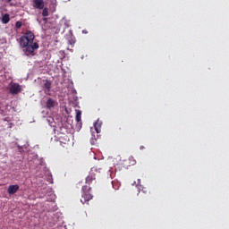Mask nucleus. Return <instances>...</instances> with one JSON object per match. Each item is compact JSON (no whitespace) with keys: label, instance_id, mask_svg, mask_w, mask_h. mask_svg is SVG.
<instances>
[{"label":"nucleus","instance_id":"nucleus-10","mask_svg":"<svg viewBox=\"0 0 229 229\" xmlns=\"http://www.w3.org/2000/svg\"><path fill=\"white\" fill-rule=\"evenodd\" d=\"M4 24H8L10 22V14H4L2 18Z\"/></svg>","mask_w":229,"mask_h":229},{"label":"nucleus","instance_id":"nucleus-11","mask_svg":"<svg viewBox=\"0 0 229 229\" xmlns=\"http://www.w3.org/2000/svg\"><path fill=\"white\" fill-rule=\"evenodd\" d=\"M44 88L47 89V92L51 91V81H46Z\"/></svg>","mask_w":229,"mask_h":229},{"label":"nucleus","instance_id":"nucleus-9","mask_svg":"<svg viewBox=\"0 0 229 229\" xmlns=\"http://www.w3.org/2000/svg\"><path fill=\"white\" fill-rule=\"evenodd\" d=\"M95 130L97 131V133H101V123H99V121H98L95 124H94Z\"/></svg>","mask_w":229,"mask_h":229},{"label":"nucleus","instance_id":"nucleus-2","mask_svg":"<svg viewBox=\"0 0 229 229\" xmlns=\"http://www.w3.org/2000/svg\"><path fill=\"white\" fill-rule=\"evenodd\" d=\"M90 191H91L90 186H89V185L82 186L81 202L83 205H84V203H89V201H90V199H92L93 196H92Z\"/></svg>","mask_w":229,"mask_h":229},{"label":"nucleus","instance_id":"nucleus-1","mask_svg":"<svg viewBox=\"0 0 229 229\" xmlns=\"http://www.w3.org/2000/svg\"><path fill=\"white\" fill-rule=\"evenodd\" d=\"M35 40V34L30 30H27L23 36L20 38V46L22 47L25 55L32 56L35 55V49H38L39 46L38 43L34 42Z\"/></svg>","mask_w":229,"mask_h":229},{"label":"nucleus","instance_id":"nucleus-5","mask_svg":"<svg viewBox=\"0 0 229 229\" xmlns=\"http://www.w3.org/2000/svg\"><path fill=\"white\" fill-rule=\"evenodd\" d=\"M33 6L37 10H44V0H33Z\"/></svg>","mask_w":229,"mask_h":229},{"label":"nucleus","instance_id":"nucleus-8","mask_svg":"<svg viewBox=\"0 0 229 229\" xmlns=\"http://www.w3.org/2000/svg\"><path fill=\"white\" fill-rule=\"evenodd\" d=\"M56 102L53 98H48L47 101V108H55Z\"/></svg>","mask_w":229,"mask_h":229},{"label":"nucleus","instance_id":"nucleus-7","mask_svg":"<svg viewBox=\"0 0 229 229\" xmlns=\"http://www.w3.org/2000/svg\"><path fill=\"white\" fill-rule=\"evenodd\" d=\"M125 162H126L125 165L127 166L135 165V164H137L135 157H133L132 156L129 157L128 159L125 160Z\"/></svg>","mask_w":229,"mask_h":229},{"label":"nucleus","instance_id":"nucleus-6","mask_svg":"<svg viewBox=\"0 0 229 229\" xmlns=\"http://www.w3.org/2000/svg\"><path fill=\"white\" fill-rule=\"evenodd\" d=\"M18 191H19V185L14 184V185H10L8 187L7 192L8 194L13 195V194H16Z\"/></svg>","mask_w":229,"mask_h":229},{"label":"nucleus","instance_id":"nucleus-4","mask_svg":"<svg viewBox=\"0 0 229 229\" xmlns=\"http://www.w3.org/2000/svg\"><path fill=\"white\" fill-rule=\"evenodd\" d=\"M98 169L91 168L89 175L86 177L87 185H92L93 183H96V176H98Z\"/></svg>","mask_w":229,"mask_h":229},{"label":"nucleus","instance_id":"nucleus-14","mask_svg":"<svg viewBox=\"0 0 229 229\" xmlns=\"http://www.w3.org/2000/svg\"><path fill=\"white\" fill-rule=\"evenodd\" d=\"M15 27L18 28V29L22 28V22H21V21H16Z\"/></svg>","mask_w":229,"mask_h":229},{"label":"nucleus","instance_id":"nucleus-12","mask_svg":"<svg viewBox=\"0 0 229 229\" xmlns=\"http://www.w3.org/2000/svg\"><path fill=\"white\" fill-rule=\"evenodd\" d=\"M42 15H43V17H48L49 16V10L47 9V7L43 8Z\"/></svg>","mask_w":229,"mask_h":229},{"label":"nucleus","instance_id":"nucleus-15","mask_svg":"<svg viewBox=\"0 0 229 229\" xmlns=\"http://www.w3.org/2000/svg\"><path fill=\"white\" fill-rule=\"evenodd\" d=\"M43 21H44L45 22H47V18H43Z\"/></svg>","mask_w":229,"mask_h":229},{"label":"nucleus","instance_id":"nucleus-13","mask_svg":"<svg viewBox=\"0 0 229 229\" xmlns=\"http://www.w3.org/2000/svg\"><path fill=\"white\" fill-rule=\"evenodd\" d=\"M76 121L77 123H80V121H81V111H78L76 113Z\"/></svg>","mask_w":229,"mask_h":229},{"label":"nucleus","instance_id":"nucleus-16","mask_svg":"<svg viewBox=\"0 0 229 229\" xmlns=\"http://www.w3.org/2000/svg\"><path fill=\"white\" fill-rule=\"evenodd\" d=\"M7 1V3H12V0H6Z\"/></svg>","mask_w":229,"mask_h":229},{"label":"nucleus","instance_id":"nucleus-3","mask_svg":"<svg viewBox=\"0 0 229 229\" xmlns=\"http://www.w3.org/2000/svg\"><path fill=\"white\" fill-rule=\"evenodd\" d=\"M9 92L12 96H17V94H21V92H22V86L19 83L11 82L9 86Z\"/></svg>","mask_w":229,"mask_h":229}]
</instances>
